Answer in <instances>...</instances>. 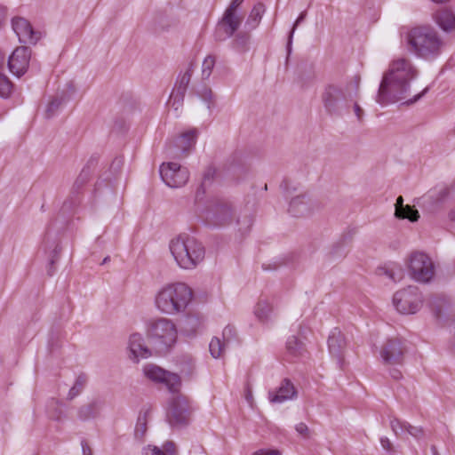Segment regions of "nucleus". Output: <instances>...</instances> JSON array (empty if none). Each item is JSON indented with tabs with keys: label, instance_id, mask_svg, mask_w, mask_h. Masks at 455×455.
Here are the masks:
<instances>
[{
	"label": "nucleus",
	"instance_id": "nucleus-1",
	"mask_svg": "<svg viewBox=\"0 0 455 455\" xmlns=\"http://www.w3.org/2000/svg\"><path fill=\"white\" fill-rule=\"evenodd\" d=\"M417 76V70L407 59L393 60L384 74L376 100L380 105H387L406 99L410 82Z\"/></svg>",
	"mask_w": 455,
	"mask_h": 455
},
{
	"label": "nucleus",
	"instance_id": "nucleus-2",
	"mask_svg": "<svg viewBox=\"0 0 455 455\" xmlns=\"http://www.w3.org/2000/svg\"><path fill=\"white\" fill-rule=\"evenodd\" d=\"M359 94V78L347 83H331L324 86L321 100L325 112L330 116H341L348 110L351 102Z\"/></svg>",
	"mask_w": 455,
	"mask_h": 455
},
{
	"label": "nucleus",
	"instance_id": "nucleus-3",
	"mask_svg": "<svg viewBox=\"0 0 455 455\" xmlns=\"http://www.w3.org/2000/svg\"><path fill=\"white\" fill-rule=\"evenodd\" d=\"M409 50L425 60H434L443 52L445 45L437 31L430 26L412 28L407 34Z\"/></svg>",
	"mask_w": 455,
	"mask_h": 455
},
{
	"label": "nucleus",
	"instance_id": "nucleus-4",
	"mask_svg": "<svg viewBox=\"0 0 455 455\" xmlns=\"http://www.w3.org/2000/svg\"><path fill=\"white\" fill-rule=\"evenodd\" d=\"M193 298V291L184 283H174L164 286L156 295V308L165 315H176L186 310Z\"/></svg>",
	"mask_w": 455,
	"mask_h": 455
},
{
	"label": "nucleus",
	"instance_id": "nucleus-5",
	"mask_svg": "<svg viewBox=\"0 0 455 455\" xmlns=\"http://www.w3.org/2000/svg\"><path fill=\"white\" fill-rule=\"evenodd\" d=\"M169 247L177 264L184 269L196 268L205 256L203 243L187 234H181L172 239Z\"/></svg>",
	"mask_w": 455,
	"mask_h": 455
},
{
	"label": "nucleus",
	"instance_id": "nucleus-6",
	"mask_svg": "<svg viewBox=\"0 0 455 455\" xmlns=\"http://www.w3.org/2000/svg\"><path fill=\"white\" fill-rule=\"evenodd\" d=\"M148 338L158 354L166 353L177 339V328L168 318H157L148 326Z\"/></svg>",
	"mask_w": 455,
	"mask_h": 455
},
{
	"label": "nucleus",
	"instance_id": "nucleus-7",
	"mask_svg": "<svg viewBox=\"0 0 455 455\" xmlns=\"http://www.w3.org/2000/svg\"><path fill=\"white\" fill-rule=\"evenodd\" d=\"M407 267L411 277L420 283H430L435 274L432 259L421 251H414L410 255Z\"/></svg>",
	"mask_w": 455,
	"mask_h": 455
},
{
	"label": "nucleus",
	"instance_id": "nucleus-8",
	"mask_svg": "<svg viewBox=\"0 0 455 455\" xmlns=\"http://www.w3.org/2000/svg\"><path fill=\"white\" fill-rule=\"evenodd\" d=\"M422 302L419 288L413 285L396 291L393 297L394 306L402 314H415L421 307Z\"/></svg>",
	"mask_w": 455,
	"mask_h": 455
},
{
	"label": "nucleus",
	"instance_id": "nucleus-9",
	"mask_svg": "<svg viewBox=\"0 0 455 455\" xmlns=\"http://www.w3.org/2000/svg\"><path fill=\"white\" fill-rule=\"evenodd\" d=\"M167 420L172 427H183L188 423L189 406L185 396L176 395L172 397L167 412Z\"/></svg>",
	"mask_w": 455,
	"mask_h": 455
},
{
	"label": "nucleus",
	"instance_id": "nucleus-10",
	"mask_svg": "<svg viewBox=\"0 0 455 455\" xmlns=\"http://www.w3.org/2000/svg\"><path fill=\"white\" fill-rule=\"evenodd\" d=\"M144 375L150 380L164 384L172 393H176L180 386L179 375L164 370L163 368L148 363L143 367Z\"/></svg>",
	"mask_w": 455,
	"mask_h": 455
},
{
	"label": "nucleus",
	"instance_id": "nucleus-11",
	"mask_svg": "<svg viewBox=\"0 0 455 455\" xmlns=\"http://www.w3.org/2000/svg\"><path fill=\"white\" fill-rule=\"evenodd\" d=\"M160 175L163 181L173 188L184 186L189 179L188 169L177 163L163 164L160 166Z\"/></svg>",
	"mask_w": 455,
	"mask_h": 455
},
{
	"label": "nucleus",
	"instance_id": "nucleus-12",
	"mask_svg": "<svg viewBox=\"0 0 455 455\" xmlns=\"http://www.w3.org/2000/svg\"><path fill=\"white\" fill-rule=\"evenodd\" d=\"M243 19V15L239 14L238 12H232L226 9L221 20L217 25L215 39L224 41L230 38L240 27Z\"/></svg>",
	"mask_w": 455,
	"mask_h": 455
},
{
	"label": "nucleus",
	"instance_id": "nucleus-13",
	"mask_svg": "<svg viewBox=\"0 0 455 455\" xmlns=\"http://www.w3.org/2000/svg\"><path fill=\"white\" fill-rule=\"evenodd\" d=\"M207 218L214 225L222 226L229 224L233 220V208L229 202L216 200L207 212Z\"/></svg>",
	"mask_w": 455,
	"mask_h": 455
},
{
	"label": "nucleus",
	"instance_id": "nucleus-14",
	"mask_svg": "<svg viewBox=\"0 0 455 455\" xmlns=\"http://www.w3.org/2000/svg\"><path fill=\"white\" fill-rule=\"evenodd\" d=\"M31 50L27 46L17 47L8 59L9 70L17 76H21L29 64Z\"/></svg>",
	"mask_w": 455,
	"mask_h": 455
},
{
	"label": "nucleus",
	"instance_id": "nucleus-15",
	"mask_svg": "<svg viewBox=\"0 0 455 455\" xmlns=\"http://www.w3.org/2000/svg\"><path fill=\"white\" fill-rule=\"evenodd\" d=\"M405 348L399 339H389L380 350V356L386 364H401Z\"/></svg>",
	"mask_w": 455,
	"mask_h": 455
},
{
	"label": "nucleus",
	"instance_id": "nucleus-16",
	"mask_svg": "<svg viewBox=\"0 0 455 455\" xmlns=\"http://www.w3.org/2000/svg\"><path fill=\"white\" fill-rule=\"evenodd\" d=\"M198 132L196 129H191L183 132L175 144H171L167 148V154L172 156H182L195 146Z\"/></svg>",
	"mask_w": 455,
	"mask_h": 455
},
{
	"label": "nucleus",
	"instance_id": "nucleus-17",
	"mask_svg": "<svg viewBox=\"0 0 455 455\" xmlns=\"http://www.w3.org/2000/svg\"><path fill=\"white\" fill-rule=\"evenodd\" d=\"M12 26L20 43L35 44L38 41V33L25 18L14 17L12 20Z\"/></svg>",
	"mask_w": 455,
	"mask_h": 455
},
{
	"label": "nucleus",
	"instance_id": "nucleus-18",
	"mask_svg": "<svg viewBox=\"0 0 455 455\" xmlns=\"http://www.w3.org/2000/svg\"><path fill=\"white\" fill-rule=\"evenodd\" d=\"M346 339L343 333L337 328L332 330L328 338V348L331 355L337 359L339 366H342Z\"/></svg>",
	"mask_w": 455,
	"mask_h": 455
},
{
	"label": "nucleus",
	"instance_id": "nucleus-19",
	"mask_svg": "<svg viewBox=\"0 0 455 455\" xmlns=\"http://www.w3.org/2000/svg\"><path fill=\"white\" fill-rule=\"evenodd\" d=\"M390 427L397 436L408 434L417 440H420L425 436L423 427L412 426L407 421H403L395 418L390 420Z\"/></svg>",
	"mask_w": 455,
	"mask_h": 455
},
{
	"label": "nucleus",
	"instance_id": "nucleus-20",
	"mask_svg": "<svg viewBox=\"0 0 455 455\" xmlns=\"http://www.w3.org/2000/svg\"><path fill=\"white\" fill-rule=\"evenodd\" d=\"M129 350V357L135 363H138L140 358H148L152 355L151 351L145 346L142 336L139 333L130 336Z\"/></svg>",
	"mask_w": 455,
	"mask_h": 455
},
{
	"label": "nucleus",
	"instance_id": "nucleus-21",
	"mask_svg": "<svg viewBox=\"0 0 455 455\" xmlns=\"http://www.w3.org/2000/svg\"><path fill=\"white\" fill-rule=\"evenodd\" d=\"M435 23L445 32L455 31V13L452 10L442 7L433 14Z\"/></svg>",
	"mask_w": 455,
	"mask_h": 455
},
{
	"label": "nucleus",
	"instance_id": "nucleus-22",
	"mask_svg": "<svg viewBox=\"0 0 455 455\" xmlns=\"http://www.w3.org/2000/svg\"><path fill=\"white\" fill-rule=\"evenodd\" d=\"M297 395V391L293 384L287 379H283L276 391L268 393L269 400L272 403H283L286 400L292 399Z\"/></svg>",
	"mask_w": 455,
	"mask_h": 455
},
{
	"label": "nucleus",
	"instance_id": "nucleus-23",
	"mask_svg": "<svg viewBox=\"0 0 455 455\" xmlns=\"http://www.w3.org/2000/svg\"><path fill=\"white\" fill-rule=\"evenodd\" d=\"M104 403L101 400L95 399L89 403L84 404L79 407L77 411V417L80 420L85 421L90 419L98 417L103 408Z\"/></svg>",
	"mask_w": 455,
	"mask_h": 455
},
{
	"label": "nucleus",
	"instance_id": "nucleus-24",
	"mask_svg": "<svg viewBox=\"0 0 455 455\" xmlns=\"http://www.w3.org/2000/svg\"><path fill=\"white\" fill-rule=\"evenodd\" d=\"M285 348V358L287 361H293L302 356L306 352L304 343L294 335L288 338Z\"/></svg>",
	"mask_w": 455,
	"mask_h": 455
},
{
	"label": "nucleus",
	"instance_id": "nucleus-25",
	"mask_svg": "<svg viewBox=\"0 0 455 455\" xmlns=\"http://www.w3.org/2000/svg\"><path fill=\"white\" fill-rule=\"evenodd\" d=\"M142 455H178L176 444L172 441H167L160 449L155 445H148L143 448Z\"/></svg>",
	"mask_w": 455,
	"mask_h": 455
},
{
	"label": "nucleus",
	"instance_id": "nucleus-26",
	"mask_svg": "<svg viewBox=\"0 0 455 455\" xmlns=\"http://www.w3.org/2000/svg\"><path fill=\"white\" fill-rule=\"evenodd\" d=\"M310 212L304 196H299L291 199L289 205V212L294 217H302Z\"/></svg>",
	"mask_w": 455,
	"mask_h": 455
},
{
	"label": "nucleus",
	"instance_id": "nucleus-27",
	"mask_svg": "<svg viewBox=\"0 0 455 455\" xmlns=\"http://www.w3.org/2000/svg\"><path fill=\"white\" fill-rule=\"evenodd\" d=\"M193 70V65L190 64L188 69L182 75H180L178 77L177 83L172 92H177V95L180 98L185 97L187 89L191 80Z\"/></svg>",
	"mask_w": 455,
	"mask_h": 455
},
{
	"label": "nucleus",
	"instance_id": "nucleus-28",
	"mask_svg": "<svg viewBox=\"0 0 455 455\" xmlns=\"http://www.w3.org/2000/svg\"><path fill=\"white\" fill-rule=\"evenodd\" d=\"M264 12L265 5L263 4H255L247 18L245 27L248 29H254L259 25Z\"/></svg>",
	"mask_w": 455,
	"mask_h": 455
},
{
	"label": "nucleus",
	"instance_id": "nucleus-29",
	"mask_svg": "<svg viewBox=\"0 0 455 455\" xmlns=\"http://www.w3.org/2000/svg\"><path fill=\"white\" fill-rule=\"evenodd\" d=\"M272 309V306L267 299H259L255 307L254 314L259 321L265 322L268 319Z\"/></svg>",
	"mask_w": 455,
	"mask_h": 455
},
{
	"label": "nucleus",
	"instance_id": "nucleus-30",
	"mask_svg": "<svg viewBox=\"0 0 455 455\" xmlns=\"http://www.w3.org/2000/svg\"><path fill=\"white\" fill-rule=\"evenodd\" d=\"M4 64V57L0 53V68ZM12 84L6 76L0 72V97L7 98L12 92Z\"/></svg>",
	"mask_w": 455,
	"mask_h": 455
},
{
	"label": "nucleus",
	"instance_id": "nucleus-31",
	"mask_svg": "<svg viewBox=\"0 0 455 455\" xmlns=\"http://www.w3.org/2000/svg\"><path fill=\"white\" fill-rule=\"evenodd\" d=\"M86 383H87V376L85 374H80L76 378L73 387L69 389V392L68 394V399L72 400L76 396H77L83 391Z\"/></svg>",
	"mask_w": 455,
	"mask_h": 455
},
{
	"label": "nucleus",
	"instance_id": "nucleus-32",
	"mask_svg": "<svg viewBox=\"0 0 455 455\" xmlns=\"http://www.w3.org/2000/svg\"><path fill=\"white\" fill-rule=\"evenodd\" d=\"M228 345H226L222 340L218 338L214 337L209 345L210 353L212 357L214 358H220L223 355L224 351Z\"/></svg>",
	"mask_w": 455,
	"mask_h": 455
},
{
	"label": "nucleus",
	"instance_id": "nucleus-33",
	"mask_svg": "<svg viewBox=\"0 0 455 455\" xmlns=\"http://www.w3.org/2000/svg\"><path fill=\"white\" fill-rule=\"evenodd\" d=\"M379 275H384L391 281L397 283L403 277V271L400 267L380 268Z\"/></svg>",
	"mask_w": 455,
	"mask_h": 455
},
{
	"label": "nucleus",
	"instance_id": "nucleus-34",
	"mask_svg": "<svg viewBox=\"0 0 455 455\" xmlns=\"http://www.w3.org/2000/svg\"><path fill=\"white\" fill-rule=\"evenodd\" d=\"M201 322L198 316L189 315L184 321V331L194 334L196 330L200 327Z\"/></svg>",
	"mask_w": 455,
	"mask_h": 455
},
{
	"label": "nucleus",
	"instance_id": "nucleus-35",
	"mask_svg": "<svg viewBox=\"0 0 455 455\" xmlns=\"http://www.w3.org/2000/svg\"><path fill=\"white\" fill-rule=\"evenodd\" d=\"M216 63V58L213 55H208L203 61L202 64V77L203 79H208L212 72V69Z\"/></svg>",
	"mask_w": 455,
	"mask_h": 455
},
{
	"label": "nucleus",
	"instance_id": "nucleus-36",
	"mask_svg": "<svg viewBox=\"0 0 455 455\" xmlns=\"http://www.w3.org/2000/svg\"><path fill=\"white\" fill-rule=\"evenodd\" d=\"M403 217H396L397 219H407L411 222H415L419 218V213L417 209L414 208V206H411L409 204H406L403 211H402Z\"/></svg>",
	"mask_w": 455,
	"mask_h": 455
},
{
	"label": "nucleus",
	"instance_id": "nucleus-37",
	"mask_svg": "<svg viewBox=\"0 0 455 455\" xmlns=\"http://www.w3.org/2000/svg\"><path fill=\"white\" fill-rule=\"evenodd\" d=\"M62 99L59 97L53 98L47 105L45 109V116L46 118L52 117L59 110L60 107L62 105Z\"/></svg>",
	"mask_w": 455,
	"mask_h": 455
},
{
	"label": "nucleus",
	"instance_id": "nucleus-38",
	"mask_svg": "<svg viewBox=\"0 0 455 455\" xmlns=\"http://www.w3.org/2000/svg\"><path fill=\"white\" fill-rule=\"evenodd\" d=\"M306 15H307V12H302L299 17L297 18L296 21L294 22L293 24V27L291 28V30L290 31V34H289V37H288V43H287V52H288V55L291 53V43H292V37H293V35H294V32H295V29L296 28L305 20L306 18Z\"/></svg>",
	"mask_w": 455,
	"mask_h": 455
},
{
	"label": "nucleus",
	"instance_id": "nucleus-39",
	"mask_svg": "<svg viewBox=\"0 0 455 455\" xmlns=\"http://www.w3.org/2000/svg\"><path fill=\"white\" fill-rule=\"evenodd\" d=\"M198 95L207 104V108L211 109L214 102L212 90L208 87H204L198 92Z\"/></svg>",
	"mask_w": 455,
	"mask_h": 455
},
{
	"label": "nucleus",
	"instance_id": "nucleus-40",
	"mask_svg": "<svg viewBox=\"0 0 455 455\" xmlns=\"http://www.w3.org/2000/svg\"><path fill=\"white\" fill-rule=\"evenodd\" d=\"M250 36L246 32H240L235 36L234 44L236 48L243 50L249 43Z\"/></svg>",
	"mask_w": 455,
	"mask_h": 455
},
{
	"label": "nucleus",
	"instance_id": "nucleus-41",
	"mask_svg": "<svg viewBox=\"0 0 455 455\" xmlns=\"http://www.w3.org/2000/svg\"><path fill=\"white\" fill-rule=\"evenodd\" d=\"M235 330L231 325H227L222 331V342L228 346V344L235 339Z\"/></svg>",
	"mask_w": 455,
	"mask_h": 455
},
{
	"label": "nucleus",
	"instance_id": "nucleus-42",
	"mask_svg": "<svg viewBox=\"0 0 455 455\" xmlns=\"http://www.w3.org/2000/svg\"><path fill=\"white\" fill-rule=\"evenodd\" d=\"M146 431H147L146 417L145 416L139 417L137 425H136V428H135V435L137 437L141 438L145 435Z\"/></svg>",
	"mask_w": 455,
	"mask_h": 455
},
{
	"label": "nucleus",
	"instance_id": "nucleus-43",
	"mask_svg": "<svg viewBox=\"0 0 455 455\" xmlns=\"http://www.w3.org/2000/svg\"><path fill=\"white\" fill-rule=\"evenodd\" d=\"M184 100V97L180 98L177 95V92H172L170 100L168 101L169 105L173 108L176 111L182 106Z\"/></svg>",
	"mask_w": 455,
	"mask_h": 455
},
{
	"label": "nucleus",
	"instance_id": "nucleus-44",
	"mask_svg": "<svg viewBox=\"0 0 455 455\" xmlns=\"http://www.w3.org/2000/svg\"><path fill=\"white\" fill-rule=\"evenodd\" d=\"M295 429H296L297 433L299 435H302L303 437H305V438L309 437V428L305 423L300 422V423L297 424L295 427Z\"/></svg>",
	"mask_w": 455,
	"mask_h": 455
},
{
	"label": "nucleus",
	"instance_id": "nucleus-45",
	"mask_svg": "<svg viewBox=\"0 0 455 455\" xmlns=\"http://www.w3.org/2000/svg\"><path fill=\"white\" fill-rule=\"evenodd\" d=\"M395 206V217H403L402 211L405 205L403 204V198L402 196H399L397 197Z\"/></svg>",
	"mask_w": 455,
	"mask_h": 455
},
{
	"label": "nucleus",
	"instance_id": "nucleus-46",
	"mask_svg": "<svg viewBox=\"0 0 455 455\" xmlns=\"http://www.w3.org/2000/svg\"><path fill=\"white\" fill-rule=\"evenodd\" d=\"M351 104H353L354 112H355V115L357 117V120L359 122H361L363 120V108L357 103L356 99H355L354 101L351 102Z\"/></svg>",
	"mask_w": 455,
	"mask_h": 455
},
{
	"label": "nucleus",
	"instance_id": "nucleus-47",
	"mask_svg": "<svg viewBox=\"0 0 455 455\" xmlns=\"http://www.w3.org/2000/svg\"><path fill=\"white\" fill-rule=\"evenodd\" d=\"M253 455H281V452L278 450H259Z\"/></svg>",
	"mask_w": 455,
	"mask_h": 455
},
{
	"label": "nucleus",
	"instance_id": "nucleus-48",
	"mask_svg": "<svg viewBox=\"0 0 455 455\" xmlns=\"http://www.w3.org/2000/svg\"><path fill=\"white\" fill-rule=\"evenodd\" d=\"M380 444L382 448L387 451H390L392 450V443L387 437H381Z\"/></svg>",
	"mask_w": 455,
	"mask_h": 455
},
{
	"label": "nucleus",
	"instance_id": "nucleus-49",
	"mask_svg": "<svg viewBox=\"0 0 455 455\" xmlns=\"http://www.w3.org/2000/svg\"><path fill=\"white\" fill-rule=\"evenodd\" d=\"M244 0H232L227 10H230L232 12H237V8L242 4Z\"/></svg>",
	"mask_w": 455,
	"mask_h": 455
},
{
	"label": "nucleus",
	"instance_id": "nucleus-50",
	"mask_svg": "<svg viewBox=\"0 0 455 455\" xmlns=\"http://www.w3.org/2000/svg\"><path fill=\"white\" fill-rule=\"evenodd\" d=\"M61 248L59 245H56V247L53 250V255L52 256L50 259V265L52 266L55 261L58 259V255L60 252Z\"/></svg>",
	"mask_w": 455,
	"mask_h": 455
},
{
	"label": "nucleus",
	"instance_id": "nucleus-51",
	"mask_svg": "<svg viewBox=\"0 0 455 455\" xmlns=\"http://www.w3.org/2000/svg\"><path fill=\"white\" fill-rule=\"evenodd\" d=\"M83 455H92L91 447L85 441H82Z\"/></svg>",
	"mask_w": 455,
	"mask_h": 455
},
{
	"label": "nucleus",
	"instance_id": "nucleus-52",
	"mask_svg": "<svg viewBox=\"0 0 455 455\" xmlns=\"http://www.w3.org/2000/svg\"><path fill=\"white\" fill-rule=\"evenodd\" d=\"M215 171L212 168H208L204 174V183L211 180L214 175Z\"/></svg>",
	"mask_w": 455,
	"mask_h": 455
},
{
	"label": "nucleus",
	"instance_id": "nucleus-53",
	"mask_svg": "<svg viewBox=\"0 0 455 455\" xmlns=\"http://www.w3.org/2000/svg\"><path fill=\"white\" fill-rule=\"evenodd\" d=\"M390 375L394 379H399L402 377V372L397 369H392L390 371Z\"/></svg>",
	"mask_w": 455,
	"mask_h": 455
},
{
	"label": "nucleus",
	"instance_id": "nucleus-54",
	"mask_svg": "<svg viewBox=\"0 0 455 455\" xmlns=\"http://www.w3.org/2000/svg\"><path fill=\"white\" fill-rule=\"evenodd\" d=\"M448 218L451 223L455 227V208L449 212Z\"/></svg>",
	"mask_w": 455,
	"mask_h": 455
},
{
	"label": "nucleus",
	"instance_id": "nucleus-55",
	"mask_svg": "<svg viewBox=\"0 0 455 455\" xmlns=\"http://www.w3.org/2000/svg\"><path fill=\"white\" fill-rule=\"evenodd\" d=\"M427 91V88H426L421 93L416 95L412 100H409L410 103H413V102L417 101L419 99H420L422 97V95H424L426 93Z\"/></svg>",
	"mask_w": 455,
	"mask_h": 455
},
{
	"label": "nucleus",
	"instance_id": "nucleus-56",
	"mask_svg": "<svg viewBox=\"0 0 455 455\" xmlns=\"http://www.w3.org/2000/svg\"><path fill=\"white\" fill-rule=\"evenodd\" d=\"M109 259H110V258H109L108 256V257H106V258H104V259H103V261H102V263H101V264H105V263H107L108 261H109Z\"/></svg>",
	"mask_w": 455,
	"mask_h": 455
},
{
	"label": "nucleus",
	"instance_id": "nucleus-57",
	"mask_svg": "<svg viewBox=\"0 0 455 455\" xmlns=\"http://www.w3.org/2000/svg\"><path fill=\"white\" fill-rule=\"evenodd\" d=\"M251 395H246V399H247L248 401L251 399Z\"/></svg>",
	"mask_w": 455,
	"mask_h": 455
},
{
	"label": "nucleus",
	"instance_id": "nucleus-58",
	"mask_svg": "<svg viewBox=\"0 0 455 455\" xmlns=\"http://www.w3.org/2000/svg\"><path fill=\"white\" fill-rule=\"evenodd\" d=\"M432 450H433V451L435 452V447H434V446H433V447H432Z\"/></svg>",
	"mask_w": 455,
	"mask_h": 455
}]
</instances>
